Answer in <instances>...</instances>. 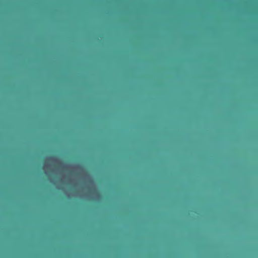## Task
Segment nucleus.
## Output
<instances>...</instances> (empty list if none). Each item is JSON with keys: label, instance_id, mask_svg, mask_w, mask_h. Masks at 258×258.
Returning <instances> with one entry per match:
<instances>
[{"label": "nucleus", "instance_id": "obj_1", "mask_svg": "<svg viewBox=\"0 0 258 258\" xmlns=\"http://www.w3.org/2000/svg\"><path fill=\"white\" fill-rule=\"evenodd\" d=\"M1 145H10L9 144H1ZM12 145H20L19 144H12ZM26 145H28L26 144ZM38 145H46L45 144H38Z\"/></svg>", "mask_w": 258, "mask_h": 258}, {"label": "nucleus", "instance_id": "obj_2", "mask_svg": "<svg viewBox=\"0 0 258 258\" xmlns=\"http://www.w3.org/2000/svg\"><path fill=\"white\" fill-rule=\"evenodd\" d=\"M197 146H199V144H197Z\"/></svg>", "mask_w": 258, "mask_h": 258}, {"label": "nucleus", "instance_id": "obj_3", "mask_svg": "<svg viewBox=\"0 0 258 258\" xmlns=\"http://www.w3.org/2000/svg\"><path fill=\"white\" fill-rule=\"evenodd\" d=\"M239 146H241V144H239Z\"/></svg>", "mask_w": 258, "mask_h": 258}]
</instances>
